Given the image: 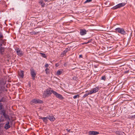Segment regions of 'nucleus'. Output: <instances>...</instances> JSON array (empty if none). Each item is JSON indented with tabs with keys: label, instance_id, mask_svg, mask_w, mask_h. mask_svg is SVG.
Wrapping results in <instances>:
<instances>
[{
	"label": "nucleus",
	"instance_id": "obj_1",
	"mask_svg": "<svg viewBox=\"0 0 135 135\" xmlns=\"http://www.w3.org/2000/svg\"><path fill=\"white\" fill-rule=\"evenodd\" d=\"M54 91L53 90H51L49 89H47L45 91H44L43 95V97L45 98L48 97L52 93H53V91Z\"/></svg>",
	"mask_w": 135,
	"mask_h": 135
},
{
	"label": "nucleus",
	"instance_id": "obj_2",
	"mask_svg": "<svg viewBox=\"0 0 135 135\" xmlns=\"http://www.w3.org/2000/svg\"><path fill=\"white\" fill-rule=\"evenodd\" d=\"M43 103V101L40 100L39 99H34L32 100L31 102V104H32L33 103L36 104L37 103L41 104Z\"/></svg>",
	"mask_w": 135,
	"mask_h": 135
},
{
	"label": "nucleus",
	"instance_id": "obj_3",
	"mask_svg": "<svg viewBox=\"0 0 135 135\" xmlns=\"http://www.w3.org/2000/svg\"><path fill=\"white\" fill-rule=\"evenodd\" d=\"M115 30L118 33L123 35H125L126 34V31L123 28H116Z\"/></svg>",
	"mask_w": 135,
	"mask_h": 135
},
{
	"label": "nucleus",
	"instance_id": "obj_4",
	"mask_svg": "<svg viewBox=\"0 0 135 135\" xmlns=\"http://www.w3.org/2000/svg\"><path fill=\"white\" fill-rule=\"evenodd\" d=\"M53 93L56 98L61 100H63L64 99V97L61 95L57 93L55 91H53Z\"/></svg>",
	"mask_w": 135,
	"mask_h": 135
},
{
	"label": "nucleus",
	"instance_id": "obj_5",
	"mask_svg": "<svg viewBox=\"0 0 135 135\" xmlns=\"http://www.w3.org/2000/svg\"><path fill=\"white\" fill-rule=\"evenodd\" d=\"M125 4L124 3H120L119 4L115 6L114 7L112 8L113 9H116L124 6Z\"/></svg>",
	"mask_w": 135,
	"mask_h": 135
},
{
	"label": "nucleus",
	"instance_id": "obj_6",
	"mask_svg": "<svg viewBox=\"0 0 135 135\" xmlns=\"http://www.w3.org/2000/svg\"><path fill=\"white\" fill-rule=\"evenodd\" d=\"M31 75L32 77V79L34 80L35 79V77L36 76V74L35 73V71L34 69H31L30 70Z\"/></svg>",
	"mask_w": 135,
	"mask_h": 135
},
{
	"label": "nucleus",
	"instance_id": "obj_7",
	"mask_svg": "<svg viewBox=\"0 0 135 135\" xmlns=\"http://www.w3.org/2000/svg\"><path fill=\"white\" fill-rule=\"evenodd\" d=\"M87 31L84 29H80V34L82 36L86 34Z\"/></svg>",
	"mask_w": 135,
	"mask_h": 135
},
{
	"label": "nucleus",
	"instance_id": "obj_8",
	"mask_svg": "<svg viewBox=\"0 0 135 135\" xmlns=\"http://www.w3.org/2000/svg\"><path fill=\"white\" fill-rule=\"evenodd\" d=\"M89 133V134L92 135H96L99 134V132L95 131H90Z\"/></svg>",
	"mask_w": 135,
	"mask_h": 135
},
{
	"label": "nucleus",
	"instance_id": "obj_9",
	"mask_svg": "<svg viewBox=\"0 0 135 135\" xmlns=\"http://www.w3.org/2000/svg\"><path fill=\"white\" fill-rule=\"evenodd\" d=\"M11 127L10 126L9 124V122H7L6 124L4 127V128L6 129H7Z\"/></svg>",
	"mask_w": 135,
	"mask_h": 135
},
{
	"label": "nucleus",
	"instance_id": "obj_10",
	"mask_svg": "<svg viewBox=\"0 0 135 135\" xmlns=\"http://www.w3.org/2000/svg\"><path fill=\"white\" fill-rule=\"evenodd\" d=\"M16 52L17 54L19 56H22L23 55V53L22 51L19 50V49L17 50L16 51Z\"/></svg>",
	"mask_w": 135,
	"mask_h": 135
},
{
	"label": "nucleus",
	"instance_id": "obj_11",
	"mask_svg": "<svg viewBox=\"0 0 135 135\" xmlns=\"http://www.w3.org/2000/svg\"><path fill=\"white\" fill-rule=\"evenodd\" d=\"M24 71H23L21 70L18 71V74L20 76L23 78L24 76L23 75Z\"/></svg>",
	"mask_w": 135,
	"mask_h": 135
},
{
	"label": "nucleus",
	"instance_id": "obj_12",
	"mask_svg": "<svg viewBox=\"0 0 135 135\" xmlns=\"http://www.w3.org/2000/svg\"><path fill=\"white\" fill-rule=\"evenodd\" d=\"M48 117V119L51 121H53L55 120V118L53 116H49Z\"/></svg>",
	"mask_w": 135,
	"mask_h": 135
},
{
	"label": "nucleus",
	"instance_id": "obj_13",
	"mask_svg": "<svg viewBox=\"0 0 135 135\" xmlns=\"http://www.w3.org/2000/svg\"><path fill=\"white\" fill-rule=\"evenodd\" d=\"M40 119H41L43 120V121L45 122H46L47 121L48 119V117H40Z\"/></svg>",
	"mask_w": 135,
	"mask_h": 135
},
{
	"label": "nucleus",
	"instance_id": "obj_14",
	"mask_svg": "<svg viewBox=\"0 0 135 135\" xmlns=\"http://www.w3.org/2000/svg\"><path fill=\"white\" fill-rule=\"evenodd\" d=\"M99 89V87H97L96 88L93 89L92 90L94 93H95L98 91Z\"/></svg>",
	"mask_w": 135,
	"mask_h": 135
},
{
	"label": "nucleus",
	"instance_id": "obj_15",
	"mask_svg": "<svg viewBox=\"0 0 135 135\" xmlns=\"http://www.w3.org/2000/svg\"><path fill=\"white\" fill-rule=\"evenodd\" d=\"M115 133L117 134L123 135L124 132L121 131H117L115 132Z\"/></svg>",
	"mask_w": 135,
	"mask_h": 135
},
{
	"label": "nucleus",
	"instance_id": "obj_16",
	"mask_svg": "<svg viewBox=\"0 0 135 135\" xmlns=\"http://www.w3.org/2000/svg\"><path fill=\"white\" fill-rule=\"evenodd\" d=\"M62 70H58L57 72V75H59L61 74L62 73Z\"/></svg>",
	"mask_w": 135,
	"mask_h": 135
},
{
	"label": "nucleus",
	"instance_id": "obj_17",
	"mask_svg": "<svg viewBox=\"0 0 135 135\" xmlns=\"http://www.w3.org/2000/svg\"><path fill=\"white\" fill-rule=\"evenodd\" d=\"M67 52L68 51L67 50H65L61 54V56H63L65 55L66 54Z\"/></svg>",
	"mask_w": 135,
	"mask_h": 135
},
{
	"label": "nucleus",
	"instance_id": "obj_18",
	"mask_svg": "<svg viewBox=\"0 0 135 135\" xmlns=\"http://www.w3.org/2000/svg\"><path fill=\"white\" fill-rule=\"evenodd\" d=\"M40 54L41 55V56L44 58H46V56L45 54L42 53H40Z\"/></svg>",
	"mask_w": 135,
	"mask_h": 135
},
{
	"label": "nucleus",
	"instance_id": "obj_19",
	"mask_svg": "<svg viewBox=\"0 0 135 135\" xmlns=\"http://www.w3.org/2000/svg\"><path fill=\"white\" fill-rule=\"evenodd\" d=\"M1 113L2 114L4 117H6V114L4 110H2Z\"/></svg>",
	"mask_w": 135,
	"mask_h": 135
},
{
	"label": "nucleus",
	"instance_id": "obj_20",
	"mask_svg": "<svg viewBox=\"0 0 135 135\" xmlns=\"http://www.w3.org/2000/svg\"><path fill=\"white\" fill-rule=\"evenodd\" d=\"M1 44H0L1 46H2V44H3L4 43V41H5V40H2V39H1Z\"/></svg>",
	"mask_w": 135,
	"mask_h": 135
},
{
	"label": "nucleus",
	"instance_id": "obj_21",
	"mask_svg": "<svg viewBox=\"0 0 135 135\" xmlns=\"http://www.w3.org/2000/svg\"><path fill=\"white\" fill-rule=\"evenodd\" d=\"M45 71L46 72V73L47 74H48L49 73V69L48 68H46L45 69Z\"/></svg>",
	"mask_w": 135,
	"mask_h": 135
},
{
	"label": "nucleus",
	"instance_id": "obj_22",
	"mask_svg": "<svg viewBox=\"0 0 135 135\" xmlns=\"http://www.w3.org/2000/svg\"><path fill=\"white\" fill-rule=\"evenodd\" d=\"M40 3L41 4V6L42 7H44L45 6V3L43 2L42 1H41Z\"/></svg>",
	"mask_w": 135,
	"mask_h": 135
},
{
	"label": "nucleus",
	"instance_id": "obj_23",
	"mask_svg": "<svg viewBox=\"0 0 135 135\" xmlns=\"http://www.w3.org/2000/svg\"><path fill=\"white\" fill-rule=\"evenodd\" d=\"M79 95H77L74 96L73 98L74 99H75L77 98H79Z\"/></svg>",
	"mask_w": 135,
	"mask_h": 135
},
{
	"label": "nucleus",
	"instance_id": "obj_24",
	"mask_svg": "<svg viewBox=\"0 0 135 135\" xmlns=\"http://www.w3.org/2000/svg\"><path fill=\"white\" fill-rule=\"evenodd\" d=\"M92 40V39H90V40H89L88 42H87V43H84L83 44H88L89 42H91Z\"/></svg>",
	"mask_w": 135,
	"mask_h": 135
},
{
	"label": "nucleus",
	"instance_id": "obj_25",
	"mask_svg": "<svg viewBox=\"0 0 135 135\" xmlns=\"http://www.w3.org/2000/svg\"><path fill=\"white\" fill-rule=\"evenodd\" d=\"M92 0H86L85 2L84 3H87L91 1Z\"/></svg>",
	"mask_w": 135,
	"mask_h": 135
},
{
	"label": "nucleus",
	"instance_id": "obj_26",
	"mask_svg": "<svg viewBox=\"0 0 135 135\" xmlns=\"http://www.w3.org/2000/svg\"><path fill=\"white\" fill-rule=\"evenodd\" d=\"M4 48L2 47H1L0 48V51L1 52H3L4 51Z\"/></svg>",
	"mask_w": 135,
	"mask_h": 135
},
{
	"label": "nucleus",
	"instance_id": "obj_27",
	"mask_svg": "<svg viewBox=\"0 0 135 135\" xmlns=\"http://www.w3.org/2000/svg\"><path fill=\"white\" fill-rule=\"evenodd\" d=\"M73 79L74 80H77V78L75 76H74L73 77Z\"/></svg>",
	"mask_w": 135,
	"mask_h": 135
},
{
	"label": "nucleus",
	"instance_id": "obj_28",
	"mask_svg": "<svg viewBox=\"0 0 135 135\" xmlns=\"http://www.w3.org/2000/svg\"><path fill=\"white\" fill-rule=\"evenodd\" d=\"M89 95V94L87 93V94H85L83 96V97L84 98H85L86 96H88Z\"/></svg>",
	"mask_w": 135,
	"mask_h": 135
},
{
	"label": "nucleus",
	"instance_id": "obj_29",
	"mask_svg": "<svg viewBox=\"0 0 135 135\" xmlns=\"http://www.w3.org/2000/svg\"><path fill=\"white\" fill-rule=\"evenodd\" d=\"M3 108V105L2 104L0 103V110H2Z\"/></svg>",
	"mask_w": 135,
	"mask_h": 135
},
{
	"label": "nucleus",
	"instance_id": "obj_30",
	"mask_svg": "<svg viewBox=\"0 0 135 135\" xmlns=\"http://www.w3.org/2000/svg\"><path fill=\"white\" fill-rule=\"evenodd\" d=\"M105 76H103L102 77V79L103 80H105Z\"/></svg>",
	"mask_w": 135,
	"mask_h": 135
},
{
	"label": "nucleus",
	"instance_id": "obj_31",
	"mask_svg": "<svg viewBox=\"0 0 135 135\" xmlns=\"http://www.w3.org/2000/svg\"><path fill=\"white\" fill-rule=\"evenodd\" d=\"M93 93V90H92L90 91V92L89 93H88V94H89H89H92V93Z\"/></svg>",
	"mask_w": 135,
	"mask_h": 135
},
{
	"label": "nucleus",
	"instance_id": "obj_32",
	"mask_svg": "<svg viewBox=\"0 0 135 135\" xmlns=\"http://www.w3.org/2000/svg\"><path fill=\"white\" fill-rule=\"evenodd\" d=\"M3 35L1 33H0V39H2V38L3 37Z\"/></svg>",
	"mask_w": 135,
	"mask_h": 135
},
{
	"label": "nucleus",
	"instance_id": "obj_33",
	"mask_svg": "<svg viewBox=\"0 0 135 135\" xmlns=\"http://www.w3.org/2000/svg\"><path fill=\"white\" fill-rule=\"evenodd\" d=\"M45 68H48V67L49 65L48 64H46L45 65Z\"/></svg>",
	"mask_w": 135,
	"mask_h": 135
},
{
	"label": "nucleus",
	"instance_id": "obj_34",
	"mask_svg": "<svg viewBox=\"0 0 135 135\" xmlns=\"http://www.w3.org/2000/svg\"><path fill=\"white\" fill-rule=\"evenodd\" d=\"M66 130L68 132H70V129H66Z\"/></svg>",
	"mask_w": 135,
	"mask_h": 135
},
{
	"label": "nucleus",
	"instance_id": "obj_35",
	"mask_svg": "<svg viewBox=\"0 0 135 135\" xmlns=\"http://www.w3.org/2000/svg\"><path fill=\"white\" fill-rule=\"evenodd\" d=\"M131 118H135V115H133V116H132V117H131Z\"/></svg>",
	"mask_w": 135,
	"mask_h": 135
},
{
	"label": "nucleus",
	"instance_id": "obj_36",
	"mask_svg": "<svg viewBox=\"0 0 135 135\" xmlns=\"http://www.w3.org/2000/svg\"><path fill=\"white\" fill-rule=\"evenodd\" d=\"M34 32V33L35 34H36L37 33H39V32Z\"/></svg>",
	"mask_w": 135,
	"mask_h": 135
},
{
	"label": "nucleus",
	"instance_id": "obj_37",
	"mask_svg": "<svg viewBox=\"0 0 135 135\" xmlns=\"http://www.w3.org/2000/svg\"><path fill=\"white\" fill-rule=\"evenodd\" d=\"M79 57L80 58V57L82 58V55H79Z\"/></svg>",
	"mask_w": 135,
	"mask_h": 135
},
{
	"label": "nucleus",
	"instance_id": "obj_38",
	"mask_svg": "<svg viewBox=\"0 0 135 135\" xmlns=\"http://www.w3.org/2000/svg\"><path fill=\"white\" fill-rule=\"evenodd\" d=\"M64 66H66L67 65V64H66L65 63V64H64Z\"/></svg>",
	"mask_w": 135,
	"mask_h": 135
},
{
	"label": "nucleus",
	"instance_id": "obj_39",
	"mask_svg": "<svg viewBox=\"0 0 135 135\" xmlns=\"http://www.w3.org/2000/svg\"><path fill=\"white\" fill-rule=\"evenodd\" d=\"M49 0H45V2H47V1Z\"/></svg>",
	"mask_w": 135,
	"mask_h": 135
},
{
	"label": "nucleus",
	"instance_id": "obj_40",
	"mask_svg": "<svg viewBox=\"0 0 135 135\" xmlns=\"http://www.w3.org/2000/svg\"><path fill=\"white\" fill-rule=\"evenodd\" d=\"M56 66H58V65H57V64H56Z\"/></svg>",
	"mask_w": 135,
	"mask_h": 135
}]
</instances>
